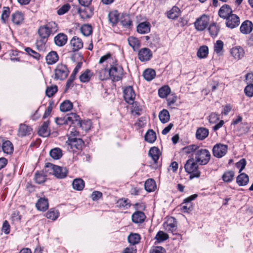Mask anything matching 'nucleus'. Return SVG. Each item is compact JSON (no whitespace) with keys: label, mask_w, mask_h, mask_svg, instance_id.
<instances>
[{"label":"nucleus","mask_w":253,"mask_h":253,"mask_svg":"<svg viewBox=\"0 0 253 253\" xmlns=\"http://www.w3.org/2000/svg\"><path fill=\"white\" fill-rule=\"evenodd\" d=\"M232 56L235 60H239L241 59L245 54L244 50L240 46H235L232 47L230 51Z\"/></svg>","instance_id":"nucleus-15"},{"label":"nucleus","mask_w":253,"mask_h":253,"mask_svg":"<svg viewBox=\"0 0 253 253\" xmlns=\"http://www.w3.org/2000/svg\"><path fill=\"white\" fill-rule=\"evenodd\" d=\"M152 51L148 48L144 47L141 48L138 52V59L142 62L149 61L152 57Z\"/></svg>","instance_id":"nucleus-11"},{"label":"nucleus","mask_w":253,"mask_h":253,"mask_svg":"<svg viewBox=\"0 0 253 253\" xmlns=\"http://www.w3.org/2000/svg\"><path fill=\"white\" fill-rule=\"evenodd\" d=\"M177 229V222L175 219L171 218L168 221L166 227V230L168 232L174 234V232Z\"/></svg>","instance_id":"nucleus-27"},{"label":"nucleus","mask_w":253,"mask_h":253,"mask_svg":"<svg viewBox=\"0 0 253 253\" xmlns=\"http://www.w3.org/2000/svg\"><path fill=\"white\" fill-rule=\"evenodd\" d=\"M135 94L132 86H128L124 90V97L125 101L129 104H132Z\"/></svg>","instance_id":"nucleus-12"},{"label":"nucleus","mask_w":253,"mask_h":253,"mask_svg":"<svg viewBox=\"0 0 253 253\" xmlns=\"http://www.w3.org/2000/svg\"><path fill=\"white\" fill-rule=\"evenodd\" d=\"M198 149V146L196 145H190L183 148V150L185 153L189 154L192 152H194V154H195L196 151H197Z\"/></svg>","instance_id":"nucleus-63"},{"label":"nucleus","mask_w":253,"mask_h":253,"mask_svg":"<svg viewBox=\"0 0 253 253\" xmlns=\"http://www.w3.org/2000/svg\"><path fill=\"white\" fill-rule=\"evenodd\" d=\"M70 8V5L66 3L62 5L58 10L57 14L59 15H62L67 12Z\"/></svg>","instance_id":"nucleus-60"},{"label":"nucleus","mask_w":253,"mask_h":253,"mask_svg":"<svg viewBox=\"0 0 253 253\" xmlns=\"http://www.w3.org/2000/svg\"><path fill=\"white\" fill-rule=\"evenodd\" d=\"M58 30L57 24L54 21H50L45 25L41 26L38 29V34L41 38L40 42H37L38 45L40 42L45 43L51 34H55Z\"/></svg>","instance_id":"nucleus-1"},{"label":"nucleus","mask_w":253,"mask_h":253,"mask_svg":"<svg viewBox=\"0 0 253 253\" xmlns=\"http://www.w3.org/2000/svg\"><path fill=\"white\" fill-rule=\"evenodd\" d=\"M225 20L226 26L230 29L235 28L238 27L240 24V18L235 14L232 13Z\"/></svg>","instance_id":"nucleus-10"},{"label":"nucleus","mask_w":253,"mask_h":253,"mask_svg":"<svg viewBox=\"0 0 253 253\" xmlns=\"http://www.w3.org/2000/svg\"><path fill=\"white\" fill-rule=\"evenodd\" d=\"M228 146L221 143L215 144L212 148L213 155L217 158L223 157L227 153Z\"/></svg>","instance_id":"nucleus-8"},{"label":"nucleus","mask_w":253,"mask_h":253,"mask_svg":"<svg viewBox=\"0 0 253 253\" xmlns=\"http://www.w3.org/2000/svg\"><path fill=\"white\" fill-rule=\"evenodd\" d=\"M81 33L84 36H88L92 33V27L90 25L84 24L80 28Z\"/></svg>","instance_id":"nucleus-52"},{"label":"nucleus","mask_w":253,"mask_h":253,"mask_svg":"<svg viewBox=\"0 0 253 253\" xmlns=\"http://www.w3.org/2000/svg\"><path fill=\"white\" fill-rule=\"evenodd\" d=\"M45 167L50 168L53 170V174L58 178H64L68 173V170L65 167L54 165L51 163L46 164Z\"/></svg>","instance_id":"nucleus-6"},{"label":"nucleus","mask_w":253,"mask_h":253,"mask_svg":"<svg viewBox=\"0 0 253 253\" xmlns=\"http://www.w3.org/2000/svg\"><path fill=\"white\" fill-rule=\"evenodd\" d=\"M108 73L110 78L113 81H119L123 78V69L118 64L113 65L109 69Z\"/></svg>","instance_id":"nucleus-5"},{"label":"nucleus","mask_w":253,"mask_h":253,"mask_svg":"<svg viewBox=\"0 0 253 253\" xmlns=\"http://www.w3.org/2000/svg\"><path fill=\"white\" fill-rule=\"evenodd\" d=\"M253 29V24L249 20H246L241 24L240 30L243 34H248L252 32Z\"/></svg>","instance_id":"nucleus-17"},{"label":"nucleus","mask_w":253,"mask_h":253,"mask_svg":"<svg viewBox=\"0 0 253 253\" xmlns=\"http://www.w3.org/2000/svg\"><path fill=\"white\" fill-rule=\"evenodd\" d=\"M73 108L72 103L69 100H66L60 104V110L61 112H66L70 111Z\"/></svg>","instance_id":"nucleus-42"},{"label":"nucleus","mask_w":253,"mask_h":253,"mask_svg":"<svg viewBox=\"0 0 253 253\" xmlns=\"http://www.w3.org/2000/svg\"><path fill=\"white\" fill-rule=\"evenodd\" d=\"M59 215V212L58 210L55 209H51L45 214V216L48 219L55 220Z\"/></svg>","instance_id":"nucleus-48"},{"label":"nucleus","mask_w":253,"mask_h":253,"mask_svg":"<svg viewBox=\"0 0 253 253\" xmlns=\"http://www.w3.org/2000/svg\"><path fill=\"white\" fill-rule=\"evenodd\" d=\"M156 238L159 242H163L169 238V235L163 231H159L156 236Z\"/></svg>","instance_id":"nucleus-59"},{"label":"nucleus","mask_w":253,"mask_h":253,"mask_svg":"<svg viewBox=\"0 0 253 253\" xmlns=\"http://www.w3.org/2000/svg\"><path fill=\"white\" fill-rule=\"evenodd\" d=\"M120 22L122 25L126 28H129L132 25V21L127 15L124 16L121 18Z\"/></svg>","instance_id":"nucleus-58"},{"label":"nucleus","mask_w":253,"mask_h":253,"mask_svg":"<svg viewBox=\"0 0 253 253\" xmlns=\"http://www.w3.org/2000/svg\"><path fill=\"white\" fill-rule=\"evenodd\" d=\"M32 129L30 127L21 124L18 129V135L20 136L23 137L30 134Z\"/></svg>","instance_id":"nucleus-34"},{"label":"nucleus","mask_w":253,"mask_h":253,"mask_svg":"<svg viewBox=\"0 0 253 253\" xmlns=\"http://www.w3.org/2000/svg\"><path fill=\"white\" fill-rule=\"evenodd\" d=\"M127 41L129 45L132 47L133 49L139 47L140 42L137 38L133 37H130L128 38Z\"/></svg>","instance_id":"nucleus-55"},{"label":"nucleus","mask_w":253,"mask_h":253,"mask_svg":"<svg viewBox=\"0 0 253 253\" xmlns=\"http://www.w3.org/2000/svg\"><path fill=\"white\" fill-rule=\"evenodd\" d=\"M49 121L44 122L38 130L39 135L46 137L50 134V130L48 128Z\"/></svg>","instance_id":"nucleus-22"},{"label":"nucleus","mask_w":253,"mask_h":253,"mask_svg":"<svg viewBox=\"0 0 253 253\" xmlns=\"http://www.w3.org/2000/svg\"><path fill=\"white\" fill-rule=\"evenodd\" d=\"M3 152L7 154H11L13 152V146L12 143L9 140L5 141L2 145Z\"/></svg>","instance_id":"nucleus-30"},{"label":"nucleus","mask_w":253,"mask_h":253,"mask_svg":"<svg viewBox=\"0 0 253 253\" xmlns=\"http://www.w3.org/2000/svg\"><path fill=\"white\" fill-rule=\"evenodd\" d=\"M12 22L16 25L20 24L24 19V16L22 12L16 11L12 14L11 16Z\"/></svg>","instance_id":"nucleus-33"},{"label":"nucleus","mask_w":253,"mask_h":253,"mask_svg":"<svg viewBox=\"0 0 253 253\" xmlns=\"http://www.w3.org/2000/svg\"><path fill=\"white\" fill-rule=\"evenodd\" d=\"M198 164L194 158H191L188 159L184 165L185 170L190 174V180L200 176L201 172L198 169Z\"/></svg>","instance_id":"nucleus-2"},{"label":"nucleus","mask_w":253,"mask_h":253,"mask_svg":"<svg viewBox=\"0 0 253 253\" xmlns=\"http://www.w3.org/2000/svg\"><path fill=\"white\" fill-rule=\"evenodd\" d=\"M209 133L208 129L205 127H200L197 129L196 136L198 140H202L208 137Z\"/></svg>","instance_id":"nucleus-25"},{"label":"nucleus","mask_w":253,"mask_h":253,"mask_svg":"<svg viewBox=\"0 0 253 253\" xmlns=\"http://www.w3.org/2000/svg\"><path fill=\"white\" fill-rule=\"evenodd\" d=\"M70 44L72 46L74 51H77L83 48V42L82 40L77 37H74L70 41Z\"/></svg>","instance_id":"nucleus-19"},{"label":"nucleus","mask_w":253,"mask_h":253,"mask_svg":"<svg viewBox=\"0 0 253 253\" xmlns=\"http://www.w3.org/2000/svg\"><path fill=\"white\" fill-rule=\"evenodd\" d=\"M108 18L112 26H115L119 19V13L117 10H113L108 14Z\"/></svg>","instance_id":"nucleus-29"},{"label":"nucleus","mask_w":253,"mask_h":253,"mask_svg":"<svg viewBox=\"0 0 253 253\" xmlns=\"http://www.w3.org/2000/svg\"><path fill=\"white\" fill-rule=\"evenodd\" d=\"M69 72L67 66L60 63L56 65L52 77L54 80L63 81L67 78Z\"/></svg>","instance_id":"nucleus-3"},{"label":"nucleus","mask_w":253,"mask_h":253,"mask_svg":"<svg viewBox=\"0 0 253 253\" xmlns=\"http://www.w3.org/2000/svg\"><path fill=\"white\" fill-rule=\"evenodd\" d=\"M128 242L131 245H134L138 244L140 240V236L137 233H131L127 237Z\"/></svg>","instance_id":"nucleus-49"},{"label":"nucleus","mask_w":253,"mask_h":253,"mask_svg":"<svg viewBox=\"0 0 253 253\" xmlns=\"http://www.w3.org/2000/svg\"><path fill=\"white\" fill-rule=\"evenodd\" d=\"M169 114L168 110L163 109L159 114V118L160 121L163 123H166L169 120Z\"/></svg>","instance_id":"nucleus-44"},{"label":"nucleus","mask_w":253,"mask_h":253,"mask_svg":"<svg viewBox=\"0 0 253 253\" xmlns=\"http://www.w3.org/2000/svg\"><path fill=\"white\" fill-rule=\"evenodd\" d=\"M117 204L118 207L120 208H123L124 209H127L131 206V204L128 199L124 198L119 199Z\"/></svg>","instance_id":"nucleus-50"},{"label":"nucleus","mask_w":253,"mask_h":253,"mask_svg":"<svg viewBox=\"0 0 253 253\" xmlns=\"http://www.w3.org/2000/svg\"><path fill=\"white\" fill-rule=\"evenodd\" d=\"M72 186L75 190L81 191L84 187V182L81 178H76L73 180Z\"/></svg>","instance_id":"nucleus-38"},{"label":"nucleus","mask_w":253,"mask_h":253,"mask_svg":"<svg viewBox=\"0 0 253 253\" xmlns=\"http://www.w3.org/2000/svg\"><path fill=\"white\" fill-rule=\"evenodd\" d=\"M66 118L68 124H74L76 126H78V122H80L81 121L79 116L73 113L67 115Z\"/></svg>","instance_id":"nucleus-31"},{"label":"nucleus","mask_w":253,"mask_h":253,"mask_svg":"<svg viewBox=\"0 0 253 253\" xmlns=\"http://www.w3.org/2000/svg\"><path fill=\"white\" fill-rule=\"evenodd\" d=\"M25 51L29 55L38 60H40L41 57V55L38 52L33 50L30 47L25 48Z\"/></svg>","instance_id":"nucleus-56"},{"label":"nucleus","mask_w":253,"mask_h":253,"mask_svg":"<svg viewBox=\"0 0 253 253\" xmlns=\"http://www.w3.org/2000/svg\"><path fill=\"white\" fill-rule=\"evenodd\" d=\"M223 42L218 40L214 44V51L218 55H223Z\"/></svg>","instance_id":"nucleus-46"},{"label":"nucleus","mask_w":253,"mask_h":253,"mask_svg":"<svg viewBox=\"0 0 253 253\" xmlns=\"http://www.w3.org/2000/svg\"><path fill=\"white\" fill-rule=\"evenodd\" d=\"M98 74L100 80H105L107 79L108 71L106 69H102L98 72Z\"/></svg>","instance_id":"nucleus-64"},{"label":"nucleus","mask_w":253,"mask_h":253,"mask_svg":"<svg viewBox=\"0 0 253 253\" xmlns=\"http://www.w3.org/2000/svg\"><path fill=\"white\" fill-rule=\"evenodd\" d=\"M46 176L43 171H38L35 174L34 179L37 183L42 184L45 181Z\"/></svg>","instance_id":"nucleus-43"},{"label":"nucleus","mask_w":253,"mask_h":253,"mask_svg":"<svg viewBox=\"0 0 253 253\" xmlns=\"http://www.w3.org/2000/svg\"><path fill=\"white\" fill-rule=\"evenodd\" d=\"M209 54V48L207 45L200 47L197 52V56L200 59L206 58Z\"/></svg>","instance_id":"nucleus-36"},{"label":"nucleus","mask_w":253,"mask_h":253,"mask_svg":"<svg viewBox=\"0 0 253 253\" xmlns=\"http://www.w3.org/2000/svg\"><path fill=\"white\" fill-rule=\"evenodd\" d=\"M208 30L210 35L212 38H214L217 36L219 32L220 27L216 23H213L210 25Z\"/></svg>","instance_id":"nucleus-35"},{"label":"nucleus","mask_w":253,"mask_h":253,"mask_svg":"<svg viewBox=\"0 0 253 253\" xmlns=\"http://www.w3.org/2000/svg\"><path fill=\"white\" fill-rule=\"evenodd\" d=\"M210 124H215L219 120L218 115L215 113H211L208 117Z\"/></svg>","instance_id":"nucleus-62"},{"label":"nucleus","mask_w":253,"mask_h":253,"mask_svg":"<svg viewBox=\"0 0 253 253\" xmlns=\"http://www.w3.org/2000/svg\"><path fill=\"white\" fill-rule=\"evenodd\" d=\"M170 92V88L169 86L165 85L159 89L158 94L161 98L166 97Z\"/></svg>","instance_id":"nucleus-51"},{"label":"nucleus","mask_w":253,"mask_h":253,"mask_svg":"<svg viewBox=\"0 0 253 253\" xmlns=\"http://www.w3.org/2000/svg\"><path fill=\"white\" fill-rule=\"evenodd\" d=\"M150 31V24L148 22L139 23L137 26V32L141 34L148 33Z\"/></svg>","instance_id":"nucleus-21"},{"label":"nucleus","mask_w":253,"mask_h":253,"mask_svg":"<svg viewBox=\"0 0 253 253\" xmlns=\"http://www.w3.org/2000/svg\"><path fill=\"white\" fill-rule=\"evenodd\" d=\"M58 91L57 86L56 85L47 86L45 90V94L48 97L53 96Z\"/></svg>","instance_id":"nucleus-53"},{"label":"nucleus","mask_w":253,"mask_h":253,"mask_svg":"<svg viewBox=\"0 0 253 253\" xmlns=\"http://www.w3.org/2000/svg\"><path fill=\"white\" fill-rule=\"evenodd\" d=\"M234 176V173L233 171H228L225 172L222 175V179L224 182H231Z\"/></svg>","instance_id":"nucleus-57"},{"label":"nucleus","mask_w":253,"mask_h":253,"mask_svg":"<svg viewBox=\"0 0 253 253\" xmlns=\"http://www.w3.org/2000/svg\"><path fill=\"white\" fill-rule=\"evenodd\" d=\"M180 10L177 6H173L170 10L168 12V17L169 18L174 19L180 15Z\"/></svg>","instance_id":"nucleus-45"},{"label":"nucleus","mask_w":253,"mask_h":253,"mask_svg":"<svg viewBox=\"0 0 253 253\" xmlns=\"http://www.w3.org/2000/svg\"><path fill=\"white\" fill-rule=\"evenodd\" d=\"M62 151L59 148H54L49 152L50 156L54 160H59L62 156Z\"/></svg>","instance_id":"nucleus-41"},{"label":"nucleus","mask_w":253,"mask_h":253,"mask_svg":"<svg viewBox=\"0 0 253 253\" xmlns=\"http://www.w3.org/2000/svg\"><path fill=\"white\" fill-rule=\"evenodd\" d=\"M84 9L79 8L78 9V12L80 14L81 18L88 19L90 18L93 14V9L88 6H84Z\"/></svg>","instance_id":"nucleus-16"},{"label":"nucleus","mask_w":253,"mask_h":253,"mask_svg":"<svg viewBox=\"0 0 253 253\" xmlns=\"http://www.w3.org/2000/svg\"><path fill=\"white\" fill-rule=\"evenodd\" d=\"M45 59L46 63L50 65L56 63L59 59V57L56 51H52L47 54Z\"/></svg>","instance_id":"nucleus-20"},{"label":"nucleus","mask_w":253,"mask_h":253,"mask_svg":"<svg viewBox=\"0 0 253 253\" xmlns=\"http://www.w3.org/2000/svg\"><path fill=\"white\" fill-rule=\"evenodd\" d=\"M209 17L206 15L203 14L199 18H197L194 23L195 29L200 31L204 30L209 24Z\"/></svg>","instance_id":"nucleus-7"},{"label":"nucleus","mask_w":253,"mask_h":253,"mask_svg":"<svg viewBox=\"0 0 253 253\" xmlns=\"http://www.w3.org/2000/svg\"><path fill=\"white\" fill-rule=\"evenodd\" d=\"M93 74L89 69L85 70L79 77V79L82 83L88 82L92 76Z\"/></svg>","instance_id":"nucleus-32"},{"label":"nucleus","mask_w":253,"mask_h":253,"mask_svg":"<svg viewBox=\"0 0 253 253\" xmlns=\"http://www.w3.org/2000/svg\"><path fill=\"white\" fill-rule=\"evenodd\" d=\"M36 207L39 211H46L48 207L47 199L45 198H40L36 203Z\"/></svg>","instance_id":"nucleus-28"},{"label":"nucleus","mask_w":253,"mask_h":253,"mask_svg":"<svg viewBox=\"0 0 253 253\" xmlns=\"http://www.w3.org/2000/svg\"><path fill=\"white\" fill-rule=\"evenodd\" d=\"M249 181V176L245 173H241L236 178V182L240 186L246 185Z\"/></svg>","instance_id":"nucleus-26"},{"label":"nucleus","mask_w":253,"mask_h":253,"mask_svg":"<svg viewBox=\"0 0 253 253\" xmlns=\"http://www.w3.org/2000/svg\"><path fill=\"white\" fill-rule=\"evenodd\" d=\"M144 138L146 141L150 143H153L156 139V133L153 130L149 129L146 133Z\"/></svg>","instance_id":"nucleus-40"},{"label":"nucleus","mask_w":253,"mask_h":253,"mask_svg":"<svg viewBox=\"0 0 253 253\" xmlns=\"http://www.w3.org/2000/svg\"><path fill=\"white\" fill-rule=\"evenodd\" d=\"M146 216L144 212L141 211H136L133 213L131 216V219L133 222L136 224H140L143 223Z\"/></svg>","instance_id":"nucleus-18"},{"label":"nucleus","mask_w":253,"mask_h":253,"mask_svg":"<svg viewBox=\"0 0 253 253\" xmlns=\"http://www.w3.org/2000/svg\"><path fill=\"white\" fill-rule=\"evenodd\" d=\"M143 76L145 80L147 81L152 80L156 76V72L152 69H146L143 73Z\"/></svg>","instance_id":"nucleus-39"},{"label":"nucleus","mask_w":253,"mask_h":253,"mask_svg":"<svg viewBox=\"0 0 253 253\" xmlns=\"http://www.w3.org/2000/svg\"><path fill=\"white\" fill-rule=\"evenodd\" d=\"M149 156L152 158L155 164L157 163L161 155L159 149L156 147L151 148L149 151Z\"/></svg>","instance_id":"nucleus-24"},{"label":"nucleus","mask_w":253,"mask_h":253,"mask_svg":"<svg viewBox=\"0 0 253 253\" xmlns=\"http://www.w3.org/2000/svg\"><path fill=\"white\" fill-rule=\"evenodd\" d=\"M10 13V9L8 7L4 6L3 7L1 15V20L3 23H6L9 16Z\"/></svg>","instance_id":"nucleus-54"},{"label":"nucleus","mask_w":253,"mask_h":253,"mask_svg":"<svg viewBox=\"0 0 253 253\" xmlns=\"http://www.w3.org/2000/svg\"><path fill=\"white\" fill-rule=\"evenodd\" d=\"M82 65V62H78L75 68H74L72 73L70 76V78L67 80L66 84L65 90H67L70 87L73 86V83L76 78V76L78 73L79 70L81 69Z\"/></svg>","instance_id":"nucleus-13"},{"label":"nucleus","mask_w":253,"mask_h":253,"mask_svg":"<svg viewBox=\"0 0 253 253\" xmlns=\"http://www.w3.org/2000/svg\"><path fill=\"white\" fill-rule=\"evenodd\" d=\"M233 13V10L230 5L225 4L223 5L218 10L219 16L224 19H225L229 15Z\"/></svg>","instance_id":"nucleus-14"},{"label":"nucleus","mask_w":253,"mask_h":253,"mask_svg":"<svg viewBox=\"0 0 253 253\" xmlns=\"http://www.w3.org/2000/svg\"><path fill=\"white\" fill-rule=\"evenodd\" d=\"M84 144V142L82 139L76 137H69L68 140L66 142V144L70 147V149H73V151H75L74 149H81Z\"/></svg>","instance_id":"nucleus-9"},{"label":"nucleus","mask_w":253,"mask_h":253,"mask_svg":"<svg viewBox=\"0 0 253 253\" xmlns=\"http://www.w3.org/2000/svg\"><path fill=\"white\" fill-rule=\"evenodd\" d=\"M80 128H81L83 130L85 131H88L91 127V122L89 120L78 122V126Z\"/></svg>","instance_id":"nucleus-47"},{"label":"nucleus","mask_w":253,"mask_h":253,"mask_svg":"<svg viewBox=\"0 0 253 253\" xmlns=\"http://www.w3.org/2000/svg\"><path fill=\"white\" fill-rule=\"evenodd\" d=\"M67 41V36L63 33L58 34L54 38L55 43L58 46H62Z\"/></svg>","instance_id":"nucleus-23"},{"label":"nucleus","mask_w":253,"mask_h":253,"mask_svg":"<svg viewBox=\"0 0 253 253\" xmlns=\"http://www.w3.org/2000/svg\"><path fill=\"white\" fill-rule=\"evenodd\" d=\"M211 158V153L207 149H199L195 152L194 159L200 165H206L208 164Z\"/></svg>","instance_id":"nucleus-4"},{"label":"nucleus","mask_w":253,"mask_h":253,"mask_svg":"<svg viewBox=\"0 0 253 253\" xmlns=\"http://www.w3.org/2000/svg\"><path fill=\"white\" fill-rule=\"evenodd\" d=\"M144 187L145 189L149 192L154 191L156 188V182L153 179H148L145 182Z\"/></svg>","instance_id":"nucleus-37"},{"label":"nucleus","mask_w":253,"mask_h":253,"mask_svg":"<svg viewBox=\"0 0 253 253\" xmlns=\"http://www.w3.org/2000/svg\"><path fill=\"white\" fill-rule=\"evenodd\" d=\"M246 95L249 97L253 96V84H249L244 89Z\"/></svg>","instance_id":"nucleus-61"}]
</instances>
